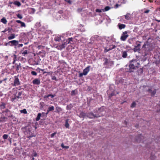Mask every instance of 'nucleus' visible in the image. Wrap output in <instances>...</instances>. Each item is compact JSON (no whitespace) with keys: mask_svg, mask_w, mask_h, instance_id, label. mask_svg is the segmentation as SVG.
Wrapping results in <instances>:
<instances>
[{"mask_svg":"<svg viewBox=\"0 0 160 160\" xmlns=\"http://www.w3.org/2000/svg\"><path fill=\"white\" fill-rule=\"evenodd\" d=\"M142 56L143 57L146 56L148 53L151 50L150 46L148 44L144 43L142 46Z\"/></svg>","mask_w":160,"mask_h":160,"instance_id":"1","label":"nucleus"},{"mask_svg":"<svg viewBox=\"0 0 160 160\" xmlns=\"http://www.w3.org/2000/svg\"><path fill=\"white\" fill-rule=\"evenodd\" d=\"M103 61L104 63L103 65L106 66V68H109V66H111L113 64V62L110 60V59H108L107 58L104 59Z\"/></svg>","mask_w":160,"mask_h":160,"instance_id":"2","label":"nucleus"},{"mask_svg":"<svg viewBox=\"0 0 160 160\" xmlns=\"http://www.w3.org/2000/svg\"><path fill=\"white\" fill-rule=\"evenodd\" d=\"M141 42H140L138 41H137L136 42V45L134 46V48H133V50L134 52H139L140 51V47H141Z\"/></svg>","mask_w":160,"mask_h":160,"instance_id":"3","label":"nucleus"},{"mask_svg":"<svg viewBox=\"0 0 160 160\" xmlns=\"http://www.w3.org/2000/svg\"><path fill=\"white\" fill-rule=\"evenodd\" d=\"M90 66H88L86 68L83 70L82 73H80L79 74V77L82 78L83 75L86 76L90 71Z\"/></svg>","mask_w":160,"mask_h":160,"instance_id":"4","label":"nucleus"},{"mask_svg":"<svg viewBox=\"0 0 160 160\" xmlns=\"http://www.w3.org/2000/svg\"><path fill=\"white\" fill-rule=\"evenodd\" d=\"M130 62L133 64L134 66L136 67L137 68H139L140 64V61L138 60H133L130 61Z\"/></svg>","mask_w":160,"mask_h":160,"instance_id":"5","label":"nucleus"},{"mask_svg":"<svg viewBox=\"0 0 160 160\" xmlns=\"http://www.w3.org/2000/svg\"><path fill=\"white\" fill-rule=\"evenodd\" d=\"M128 32L127 31H125L123 32L122 35L120 38V39L122 41H125L127 38L129 36L127 34Z\"/></svg>","mask_w":160,"mask_h":160,"instance_id":"6","label":"nucleus"},{"mask_svg":"<svg viewBox=\"0 0 160 160\" xmlns=\"http://www.w3.org/2000/svg\"><path fill=\"white\" fill-rule=\"evenodd\" d=\"M129 69L128 72H133L137 68L136 67L134 66L133 64L129 62Z\"/></svg>","mask_w":160,"mask_h":160,"instance_id":"7","label":"nucleus"},{"mask_svg":"<svg viewBox=\"0 0 160 160\" xmlns=\"http://www.w3.org/2000/svg\"><path fill=\"white\" fill-rule=\"evenodd\" d=\"M18 42L16 40H13L9 42L10 43V46H16L18 44Z\"/></svg>","mask_w":160,"mask_h":160,"instance_id":"8","label":"nucleus"},{"mask_svg":"<svg viewBox=\"0 0 160 160\" xmlns=\"http://www.w3.org/2000/svg\"><path fill=\"white\" fill-rule=\"evenodd\" d=\"M144 137L142 134L139 135L137 137L136 140L138 142H143V139H144Z\"/></svg>","mask_w":160,"mask_h":160,"instance_id":"9","label":"nucleus"},{"mask_svg":"<svg viewBox=\"0 0 160 160\" xmlns=\"http://www.w3.org/2000/svg\"><path fill=\"white\" fill-rule=\"evenodd\" d=\"M32 82L34 84L38 85L40 83V81L39 79L36 78L33 80Z\"/></svg>","mask_w":160,"mask_h":160,"instance_id":"10","label":"nucleus"},{"mask_svg":"<svg viewBox=\"0 0 160 160\" xmlns=\"http://www.w3.org/2000/svg\"><path fill=\"white\" fill-rule=\"evenodd\" d=\"M15 79L14 83V86L18 85L20 84V82L18 78L16 76L15 77Z\"/></svg>","mask_w":160,"mask_h":160,"instance_id":"11","label":"nucleus"},{"mask_svg":"<svg viewBox=\"0 0 160 160\" xmlns=\"http://www.w3.org/2000/svg\"><path fill=\"white\" fill-rule=\"evenodd\" d=\"M87 114L84 112H82L80 113L79 117L80 118H84L86 117H87Z\"/></svg>","mask_w":160,"mask_h":160,"instance_id":"12","label":"nucleus"},{"mask_svg":"<svg viewBox=\"0 0 160 160\" xmlns=\"http://www.w3.org/2000/svg\"><path fill=\"white\" fill-rule=\"evenodd\" d=\"M127 51H122V57L123 58H126L128 57Z\"/></svg>","mask_w":160,"mask_h":160,"instance_id":"13","label":"nucleus"},{"mask_svg":"<svg viewBox=\"0 0 160 160\" xmlns=\"http://www.w3.org/2000/svg\"><path fill=\"white\" fill-rule=\"evenodd\" d=\"M148 91L151 93L152 96H154L156 93V90L154 89V90L152 91L151 89H148Z\"/></svg>","mask_w":160,"mask_h":160,"instance_id":"14","label":"nucleus"},{"mask_svg":"<svg viewBox=\"0 0 160 160\" xmlns=\"http://www.w3.org/2000/svg\"><path fill=\"white\" fill-rule=\"evenodd\" d=\"M116 47L115 45H112V48H110L108 49L107 48H106L104 49V52H106L111 50H112L113 49L115 48Z\"/></svg>","mask_w":160,"mask_h":160,"instance_id":"15","label":"nucleus"},{"mask_svg":"<svg viewBox=\"0 0 160 160\" xmlns=\"http://www.w3.org/2000/svg\"><path fill=\"white\" fill-rule=\"evenodd\" d=\"M95 117H98V116H96L94 115L92 113H88V114H87V117H88L90 118H94Z\"/></svg>","mask_w":160,"mask_h":160,"instance_id":"16","label":"nucleus"},{"mask_svg":"<svg viewBox=\"0 0 160 160\" xmlns=\"http://www.w3.org/2000/svg\"><path fill=\"white\" fill-rule=\"evenodd\" d=\"M7 118L4 116L1 117L0 118V122H4L7 120Z\"/></svg>","mask_w":160,"mask_h":160,"instance_id":"17","label":"nucleus"},{"mask_svg":"<svg viewBox=\"0 0 160 160\" xmlns=\"http://www.w3.org/2000/svg\"><path fill=\"white\" fill-rule=\"evenodd\" d=\"M15 34L14 33L11 34L8 37V39L9 40H12L15 38Z\"/></svg>","mask_w":160,"mask_h":160,"instance_id":"18","label":"nucleus"},{"mask_svg":"<svg viewBox=\"0 0 160 160\" xmlns=\"http://www.w3.org/2000/svg\"><path fill=\"white\" fill-rule=\"evenodd\" d=\"M125 19L127 20H129L131 18V15L130 13H127L126 15H124Z\"/></svg>","mask_w":160,"mask_h":160,"instance_id":"19","label":"nucleus"},{"mask_svg":"<svg viewBox=\"0 0 160 160\" xmlns=\"http://www.w3.org/2000/svg\"><path fill=\"white\" fill-rule=\"evenodd\" d=\"M68 121L69 120L68 119H67L65 120V126L66 128H69V124L68 123Z\"/></svg>","mask_w":160,"mask_h":160,"instance_id":"20","label":"nucleus"},{"mask_svg":"<svg viewBox=\"0 0 160 160\" xmlns=\"http://www.w3.org/2000/svg\"><path fill=\"white\" fill-rule=\"evenodd\" d=\"M125 27L126 25L124 24H121L119 25V28L120 29L125 28Z\"/></svg>","mask_w":160,"mask_h":160,"instance_id":"21","label":"nucleus"},{"mask_svg":"<svg viewBox=\"0 0 160 160\" xmlns=\"http://www.w3.org/2000/svg\"><path fill=\"white\" fill-rule=\"evenodd\" d=\"M54 109V107L53 106H52L51 107H49L48 108L47 111L48 112L47 113V114L49 112L51 111H52Z\"/></svg>","mask_w":160,"mask_h":160,"instance_id":"22","label":"nucleus"},{"mask_svg":"<svg viewBox=\"0 0 160 160\" xmlns=\"http://www.w3.org/2000/svg\"><path fill=\"white\" fill-rule=\"evenodd\" d=\"M13 4L18 7H19L21 5V4L20 2L18 1H15L14 2Z\"/></svg>","mask_w":160,"mask_h":160,"instance_id":"23","label":"nucleus"},{"mask_svg":"<svg viewBox=\"0 0 160 160\" xmlns=\"http://www.w3.org/2000/svg\"><path fill=\"white\" fill-rule=\"evenodd\" d=\"M73 107V106L72 104H70L69 105H68L67 106V108L68 110H70L71 109L72 107Z\"/></svg>","mask_w":160,"mask_h":160,"instance_id":"24","label":"nucleus"},{"mask_svg":"<svg viewBox=\"0 0 160 160\" xmlns=\"http://www.w3.org/2000/svg\"><path fill=\"white\" fill-rule=\"evenodd\" d=\"M41 116V113H38V114L37 117L36 118V120L37 121H38L40 119Z\"/></svg>","mask_w":160,"mask_h":160,"instance_id":"25","label":"nucleus"},{"mask_svg":"<svg viewBox=\"0 0 160 160\" xmlns=\"http://www.w3.org/2000/svg\"><path fill=\"white\" fill-rule=\"evenodd\" d=\"M1 21L5 24H6L7 22V21L5 18H3L2 19Z\"/></svg>","mask_w":160,"mask_h":160,"instance_id":"26","label":"nucleus"},{"mask_svg":"<svg viewBox=\"0 0 160 160\" xmlns=\"http://www.w3.org/2000/svg\"><path fill=\"white\" fill-rule=\"evenodd\" d=\"M110 7L109 6H106L105 7V8L104 9V10H103V11H107L109 10H110Z\"/></svg>","mask_w":160,"mask_h":160,"instance_id":"27","label":"nucleus"},{"mask_svg":"<svg viewBox=\"0 0 160 160\" xmlns=\"http://www.w3.org/2000/svg\"><path fill=\"white\" fill-rule=\"evenodd\" d=\"M136 105V102H132V103L131 104V107L132 108H133L135 107Z\"/></svg>","mask_w":160,"mask_h":160,"instance_id":"28","label":"nucleus"},{"mask_svg":"<svg viewBox=\"0 0 160 160\" xmlns=\"http://www.w3.org/2000/svg\"><path fill=\"white\" fill-rule=\"evenodd\" d=\"M50 97L51 98H52L54 97V96L52 94H49L47 96H45L44 98H48L49 97Z\"/></svg>","mask_w":160,"mask_h":160,"instance_id":"29","label":"nucleus"},{"mask_svg":"<svg viewBox=\"0 0 160 160\" xmlns=\"http://www.w3.org/2000/svg\"><path fill=\"white\" fill-rule=\"evenodd\" d=\"M20 112L21 113H23L24 114H26L27 112V111L25 109H24L22 110H21Z\"/></svg>","mask_w":160,"mask_h":160,"instance_id":"30","label":"nucleus"},{"mask_svg":"<svg viewBox=\"0 0 160 160\" xmlns=\"http://www.w3.org/2000/svg\"><path fill=\"white\" fill-rule=\"evenodd\" d=\"M61 146L63 148L68 149L69 148V147L68 146H64L63 144H61Z\"/></svg>","mask_w":160,"mask_h":160,"instance_id":"31","label":"nucleus"},{"mask_svg":"<svg viewBox=\"0 0 160 160\" xmlns=\"http://www.w3.org/2000/svg\"><path fill=\"white\" fill-rule=\"evenodd\" d=\"M20 65L21 64L20 63H19V64L17 65L16 70L17 71H18L19 70V68H21V67L20 66Z\"/></svg>","mask_w":160,"mask_h":160,"instance_id":"32","label":"nucleus"},{"mask_svg":"<svg viewBox=\"0 0 160 160\" xmlns=\"http://www.w3.org/2000/svg\"><path fill=\"white\" fill-rule=\"evenodd\" d=\"M8 137V136L7 134H4L3 136V139H7Z\"/></svg>","mask_w":160,"mask_h":160,"instance_id":"33","label":"nucleus"},{"mask_svg":"<svg viewBox=\"0 0 160 160\" xmlns=\"http://www.w3.org/2000/svg\"><path fill=\"white\" fill-rule=\"evenodd\" d=\"M31 73L33 75L36 76L37 75V73L34 71H32L31 72Z\"/></svg>","mask_w":160,"mask_h":160,"instance_id":"34","label":"nucleus"},{"mask_svg":"<svg viewBox=\"0 0 160 160\" xmlns=\"http://www.w3.org/2000/svg\"><path fill=\"white\" fill-rule=\"evenodd\" d=\"M72 38H68L67 40V41L68 42V43H70L71 41H72Z\"/></svg>","mask_w":160,"mask_h":160,"instance_id":"35","label":"nucleus"},{"mask_svg":"<svg viewBox=\"0 0 160 160\" xmlns=\"http://www.w3.org/2000/svg\"><path fill=\"white\" fill-rule=\"evenodd\" d=\"M71 94L72 96H74L75 95V90H72L71 92Z\"/></svg>","mask_w":160,"mask_h":160,"instance_id":"36","label":"nucleus"},{"mask_svg":"<svg viewBox=\"0 0 160 160\" xmlns=\"http://www.w3.org/2000/svg\"><path fill=\"white\" fill-rule=\"evenodd\" d=\"M21 27H26V25L24 22H22L21 23Z\"/></svg>","mask_w":160,"mask_h":160,"instance_id":"37","label":"nucleus"},{"mask_svg":"<svg viewBox=\"0 0 160 160\" xmlns=\"http://www.w3.org/2000/svg\"><path fill=\"white\" fill-rule=\"evenodd\" d=\"M114 95H115V94L114 93V92H112V93H111L109 96V97H112V96H114Z\"/></svg>","mask_w":160,"mask_h":160,"instance_id":"38","label":"nucleus"},{"mask_svg":"<svg viewBox=\"0 0 160 160\" xmlns=\"http://www.w3.org/2000/svg\"><path fill=\"white\" fill-rule=\"evenodd\" d=\"M96 12H102V10L101 9H96Z\"/></svg>","mask_w":160,"mask_h":160,"instance_id":"39","label":"nucleus"},{"mask_svg":"<svg viewBox=\"0 0 160 160\" xmlns=\"http://www.w3.org/2000/svg\"><path fill=\"white\" fill-rule=\"evenodd\" d=\"M17 17L19 18L20 19H21L22 18V16L21 15H20V14H18V15H17Z\"/></svg>","mask_w":160,"mask_h":160,"instance_id":"40","label":"nucleus"},{"mask_svg":"<svg viewBox=\"0 0 160 160\" xmlns=\"http://www.w3.org/2000/svg\"><path fill=\"white\" fill-rule=\"evenodd\" d=\"M28 53V51L27 50H25L22 53V54H24V55Z\"/></svg>","mask_w":160,"mask_h":160,"instance_id":"41","label":"nucleus"},{"mask_svg":"<svg viewBox=\"0 0 160 160\" xmlns=\"http://www.w3.org/2000/svg\"><path fill=\"white\" fill-rule=\"evenodd\" d=\"M150 12V10H145L144 11V13H148Z\"/></svg>","mask_w":160,"mask_h":160,"instance_id":"42","label":"nucleus"},{"mask_svg":"<svg viewBox=\"0 0 160 160\" xmlns=\"http://www.w3.org/2000/svg\"><path fill=\"white\" fill-rule=\"evenodd\" d=\"M119 6V5L118 4H116L115 5L114 8H117Z\"/></svg>","mask_w":160,"mask_h":160,"instance_id":"43","label":"nucleus"},{"mask_svg":"<svg viewBox=\"0 0 160 160\" xmlns=\"http://www.w3.org/2000/svg\"><path fill=\"white\" fill-rule=\"evenodd\" d=\"M22 93V92H19L18 93V96L19 97L21 95Z\"/></svg>","mask_w":160,"mask_h":160,"instance_id":"44","label":"nucleus"},{"mask_svg":"<svg viewBox=\"0 0 160 160\" xmlns=\"http://www.w3.org/2000/svg\"><path fill=\"white\" fill-rule=\"evenodd\" d=\"M6 115L9 117H12V115H10V113H7V115Z\"/></svg>","mask_w":160,"mask_h":160,"instance_id":"45","label":"nucleus"},{"mask_svg":"<svg viewBox=\"0 0 160 160\" xmlns=\"http://www.w3.org/2000/svg\"><path fill=\"white\" fill-rule=\"evenodd\" d=\"M5 112L8 113H10V111H9L8 109H6L5 111Z\"/></svg>","mask_w":160,"mask_h":160,"instance_id":"46","label":"nucleus"},{"mask_svg":"<svg viewBox=\"0 0 160 160\" xmlns=\"http://www.w3.org/2000/svg\"><path fill=\"white\" fill-rule=\"evenodd\" d=\"M43 47H44L43 46H41V45L38 46V48L39 49H40L41 48H43Z\"/></svg>","mask_w":160,"mask_h":160,"instance_id":"47","label":"nucleus"},{"mask_svg":"<svg viewBox=\"0 0 160 160\" xmlns=\"http://www.w3.org/2000/svg\"><path fill=\"white\" fill-rule=\"evenodd\" d=\"M18 47H22L23 46V44H18Z\"/></svg>","mask_w":160,"mask_h":160,"instance_id":"48","label":"nucleus"},{"mask_svg":"<svg viewBox=\"0 0 160 160\" xmlns=\"http://www.w3.org/2000/svg\"><path fill=\"white\" fill-rule=\"evenodd\" d=\"M56 134V133L55 132H54V133H53L52 134H51V137H53Z\"/></svg>","mask_w":160,"mask_h":160,"instance_id":"49","label":"nucleus"},{"mask_svg":"<svg viewBox=\"0 0 160 160\" xmlns=\"http://www.w3.org/2000/svg\"><path fill=\"white\" fill-rule=\"evenodd\" d=\"M139 71L141 73H142L143 72V69L142 68H140L139 70Z\"/></svg>","mask_w":160,"mask_h":160,"instance_id":"50","label":"nucleus"},{"mask_svg":"<svg viewBox=\"0 0 160 160\" xmlns=\"http://www.w3.org/2000/svg\"><path fill=\"white\" fill-rule=\"evenodd\" d=\"M66 1L67 2H68V3H69L70 4H71V2L70 1V0H66Z\"/></svg>","mask_w":160,"mask_h":160,"instance_id":"51","label":"nucleus"},{"mask_svg":"<svg viewBox=\"0 0 160 160\" xmlns=\"http://www.w3.org/2000/svg\"><path fill=\"white\" fill-rule=\"evenodd\" d=\"M16 22H17V23H21L22 22H21V21L20 20H17L16 21Z\"/></svg>","mask_w":160,"mask_h":160,"instance_id":"52","label":"nucleus"},{"mask_svg":"<svg viewBox=\"0 0 160 160\" xmlns=\"http://www.w3.org/2000/svg\"><path fill=\"white\" fill-rule=\"evenodd\" d=\"M37 156V154L36 152H34V153L33 155V156L36 157Z\"/></svg>","mask_w":160,"mask_h":160,"instance_id":"53","label":"nucleus"},{"mask_svg":"<svg viewBox=\"0 0 160 160\" xmlns=\"http://www.w3.org/2000/svg\"><path fill=\"white\" fill-rule=\"evenodd\" d=\"M16 99V97H15V96L14 97V98H12V101H14L15 99Z\"/></svg>","mask_w":160,"mask_h":160,"instance_id":"54","label":"nucleus"},{"mask_svg":"<svg viewBox=\"0 0 160 160\" xmlns=\"http://www.w3.org/2000/svg\"><path fill=\"white\" fill-rule=\"evenodd\" d=\"M65 44H62V46H61V48H64V47H65L64 45Z\"/></svg>","mask_w":160,"mask_h":160,"instance_id":"55","label":"nucleus"},{"mask_svg":"<svg viewBox=\"0 0 160 160\" xmlns=\"http://www.w3.org/2000/svg\"><path fill=\"white\" fill-rule=\"evenodd\" d=\"M10 43H9V42H7V43H6L5 44V46H7L8 45H10Z\"/></svg>","mask_w":160,"mask_h":160,"instance_id":"56","label":"nucleus"},{"mask_svg":"<svg viewBox=\"0 0 160 160\" xmlns=\"http://www.w3.org/2000/svg\"><path fill=\"white\" fill-rule=\"evenodd\" d=\"M82 10V8H80V9H78V11H81Z\"/></svg>","mask_w":160,"mask_h":160,"instance_id":"57","label":"nucleus"},{"mask_svg":"<svg viewBox=\"0 0 160 160\" xmlns=\"http://www.w3.org/2000/svg\"><path fill=\"white\" fill-rule=\"evenodd\" d=\"M15 97H16V98H20V97L18 95L17 96H15Z\"/></svg>","mask_w":160,"mask_h":160,"instance_id":"58","label":"nucleus"},{"mask_svg":"<svg viewBox=\"0 0 160 160\" xmlns=\"http://www.w3.org/2000/svg\"><path fill=\"white\" fill-rule=\"evenodd\" d=\"M43 102H40V104L41 105V106L42 107V106L43 105Z\"/></svg>","mask_w":160,"mask_h":160,"instance_id":"59","label":"nucleus"},{"mask_svg":"<svg viewBox=\"0 0 160 160\" xmlns=\"http://www.w3.org/2000/svg\"><path fill=\"white\" fill-rule=\"evenodd\" d=\"M148 0L150 2H153V0Z\"/></svg>","mask_w":160,"mask_h":160,"instance_id":"60","label":"nucleus"},{"mask_svg":"<svg viewBox=\"0 0 160 160\" xmlns=\"http://www.w3.org/2000/svg\"><path fill=\"white\" fill-rule=\"evenodd\" d=\"M156 21L158 22H160V20H156Z\"/></svg>","mask_w":160,"mask_h":160,"instance_id":"61","label":"nucleus"},{"mask_svg":"<svg viewBox=\"0 0 160 160\" xmlns=\"http://www.w3.org/2000/svg\"><path fill=\"white\" fill-rule=\"evenodd\" d=\"M6 31V30L5 29L4 31H2V32H5Z\"/></svg>","mask_w":160,"mask_h":160,"instance_id":"62","label":"nucleus"},{"mask_svg":"<svg viewBox=\"0 0 160 160\" xmlns=\"http://www.w3.org/2000/svg\"><path fill=\"white\" fill-rule=\"evenodd\" d=\"M55 40H56V41H59V39H57V38H55Z\"/></svg>","mask_w":160,"mask_h":160,"instance_id":"63","label":"nucleus"},{"mask_svg":"<svg viewBox=\"0 0 160 160\" xmlns=\"http://www.w3.org/2000/svg\"><path fill=\"white\" fill-rule=\"evenodd\" d=\"M124 123H125V124L126 125L127 124V122L126 121H125Z\"/></svg>","mask_w":160,"mask_h":160,"instance_id":"64","label":"nucleus"}]
</instances>
